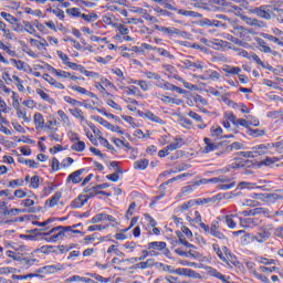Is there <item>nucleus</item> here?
Masks as SVG:
<instances>
[{
    "instance_id": "nucleus-1",
    "label": "nucleus",
    "mask_w": 283,
    "mask_h": 283,
    "mask_svg": "<svg viewBox=\"0 0 283 283\" xmlns=\"http://www.w3.org/2000/svg\"><path fill=\"white\" fill-rule=\"evenodd\" d=\"M78 227H83V224L76 223L69 227L57 226L49 231V235L51 237L45 238V240L46 242H59V240H63V238H70L72 233H83L81 230H74L78 229ZM52 233L54 234L52 235Z\"/></svg>"
},
{
    "instance_id": "nucleus-2",
    "label": "nucleus",
    "mask_w": 283,
    "mask_h": 283,
    "mask_svg": "<svg viewBox=\"0 0 283 283\" xmlns=\"http://www.w3.org/2000/svg\"><path fill=\"white\" fill-rule=\"evenodd\" d=\"M271 238V228L269 227H262L256 232V235H254V240L259 242V244H262L266 242Z\"/></svg>"
},
{
    "instance_id": "nucleus-3",
    "label": "nucleus",
    "mask_w": 283,
    "mask_h": 283,
    "mask_svg": "<svg viewBox=\"0 0 283 283\" xmlns=\"http://www.w3.org/2000/svg\"><path fill=\"white\" fill-rule=\"evenodd\" d=\"M65 266L63 264H53V265H45L38 270V273H45V275H53L54 273H59V271H63Z\"/></svg>"
},
{
    "instance_id": "nucleus-4",
    "label": "nucleus",
    "mask_w": 283,
    "mask_h": 283,
    "mask_svg": "<svg viewBox=\"0 0 283 283\" xmlns=\"http://www.w3.org/2000/svg\"><path fill=\"white\" fill-rule=\"evenodd\" d=\"M251 14H256V17H260L261 19H265L266 21H270L271 13L266 11V6L255 7L250 9Z\"/></svg>"
},
{
    "instance_id": "nucleus-5",
    "label": "nucleus",
    "mask_w": 283,
    "mask_h": 283,
    "mask_svg": "<svg viewBox=\"0 0 283 283\" xmlns=\"http://www.w3.org/2000/svg\"><path fill=\"white\" fill-rule=\"evenodd\" d=\"M269 149H273V145L271 144H261L252 147V151L254 156H264L269 154Z\"/></svg>"
},
{
    "instance_id": "nucleus-6",
    "label": "nucleus",
    "mask_w": 283,
    "mask_h": 283,
    "mask_svg": "<svg viewBox=\"0 0 283 283\" xmlns=\"http://www.w3.org/2000/svg\"><path fill=\"white\" fill-rule=\"evenodd\" d=\"M220 73L218 71L208 70L205 75H200L201 81H220Z\"/></svg>"
},
{
    "instance_id": "nucleus-7",
    "label": "nucleus",
    "mask_w": 283,
    "mask_h": 283,
    "mask_svg": "<svg viewBox=\"0 0 283 283\" xmlns=\"http://www.w3.org/2000/svg\"><path fill=\"white\" fill-rule=\"evenodd\" d=\"M84 171H85V169H80V170L72 172L71 175H69L66 181L73 182V185H78V182H81L83 180V178H81V176L83 175Z\"/></svg>"
},
{
    "instance_id": "nucleus-8",
    "label": "nucleus",
    "mask_w": 283,
    "mask_h": 283,
    "mask_svg": "<svg viewBox=\"0 0 283 283\" xmlns=\"http://www.w3.org/2000/svg\"><path fill=\"white\" fill-rule=\"evenodd\" d=\"M203 143L206 144V146L202 149V154H211V151H216V149H218V144L212 143L209 137H206L203 139Z\"/></svg>"
},
{
    "instance_id": "nucleus-9",
    "label": "nucleus",
    "mask_w": 283,
    "mask_h": 283,
    "mask_svg": "<svg viewBox=\"0 0 283 283\" xmlns=\"http://www.w3.org/2000/svg\"><path fill=\"white\" fill-rule=\"evenodd\" d=\"M221 251H223L224 258L228 260L229 264H232L233 266H238V264H240V261L235 258V255L231 254L229 248L222 247Z\"/></svg>"
},
{
    "instance_id": "nucleus-10",
    "label": "nucleus",
    "mask_w": 283,
    "mask_h": 283,
    "mask_svg": "<svg viewBox=\"0 0 283 283\" xmlns=\"http://www.w3.org/2000/svg\"><path fill=\"white\" fill-rule=\"evenodd\" d=\"M33 123L35 125V129H44L45 128V118L43 114L35 113L33 116Z\"/></svg>"
},
{
    "instance_id": "nucleus-11",
    "label": "nucleus",
    "mask_w": 283,
    "mask_h": 283,
    "mask_svg": "<svg viewBox=\"0 0 283 283\" xmlns=\"http://www.w3.org/2000/svg\"><path fill=\"white\" fill-rule=\"evenodd\" d=\"M182 64L185 65L186 70H191V67H195L196 70L205 69L202 61L192 62L191 60H184Z\"/></svg>"
},
{
    "instance_id": "nucleus-12",
    "label": "nucleus",
    "mask_w": 283,
    "mask_h": 283,
    "mask_svg": "<svg viewBox=\"0 0 283 283\" xmlns=\"http://www.w3.org/2000/svg\"><path fill=\"white\" fill-rule=\"evenodd\" d=\"M144 117L147 118L148 120H151V123H156L157 125H165V120L158 117L151 111H146L144 113Z\"/></svg>"
},
{
    "instance_id": "nucleus-13",
    "label": "nucleus",
    "mask_w": 283,
    "mask_h": 283,
    "mask_svg": "<svg viewBox=\"0 0 283 283\" xmlns=\"http://www.w3.org/2000/svg\"><path fill=\"white\" fill-rule=\"evenodd\" d=\"M158 262H156L154 259H148L145 262H139L135 264V269H140L142 271H145V269H151L154 266H157Z\"/></svg>"
},
{
    "instance_id": "nucleus-14",
    "label": "nucleus",
    "mask_w": 283,
    "mask_h": 283,
    "mask_svg": "<svg viewBox=\"0 0 283 283\" xmlns=\"http://www.w3.org/2000/svg\"><path fill=\"white\" fill-rule=\"evenodd\" d=\"M18 262H20L21 266H25L27 269H30V266H34V263L39 262V260L30 259L28 256H24L23 254H20Z\"/></svg>"
},
{
    "instance_id": "nucleus-15",
    "label": "nucleus",
    "mask_w": 283,
    "mask_h": 283,
    "mask_svg": "<svg viewBox=\"0 0 283 283\" xmlns=\"http://www.w3.org/2000/svg\"><path fill=\"white\" fill-rule=\"evenodd\" d=\"M86 202H87V197H85V195H80L77 198H75L72 201L71 207L72 209H81V207H84Z\"/></svg>"
},
{
    "instance_id": "nucleus-16",
    "label": "nucleus",
    "mask_w": 283,
    "mask_h": 283,
    "mask_svg": "<svg viewBox=\"0 0 283 283\" xmlns=\"http://www.w3.org/2000/svg\"><path fill=\"white\" fill-rule=\"evenodd\" d=\"M177 14H180L181 17H188L190 19H201L202 14L196 11H189L185 9H178Z\"/></svg>"
},
{
    "instance_id": "nucleus-17",
    "label": "nucleus",
    "mask_w": 283,
    "mask_h": 283,
    "mask_svg": "<svg viewBox=\"0 0 283 283\" xmlns=\"http://www.w3.org/2000/svg\"><path fill=\"white\" fill-rule=\"evenodd\" d=\"M155 30H158L159 32H164V34H168V36H172V34H180V30L176 28L160 27L158 24L155 25Z\"/></svg>"
},
{
    "instance_id": "nucleus-18",
    "label": "nucleus",
    "mask_w": 283,
    "mask_h": 283,
    "mask_svg": "<svg viewBox=\"0 0 283 283\" xmlns=\"http://www.w3.org/2000/svg\"><path fill=\"white\" fill-rule=\"evenodd\" d=\"M244 21L248 25H252L254 28H266V22L262 20H258L255 18H244Z\"/></svg>"
},
{
    "instance_id": "nucleus-19",
    "label": "nucleus",
    "mask_w": 283,
    "mask_h": 283,
    "mask_svg": "<svg viewBox=\"0 0 283 283\" xmlns=\"http://www.w3.org/2000/svg\"><path fill=\"white\" fill-rule=\"evenodd\" d=\"M35 92L40 96V98H42V101H45L50 105H56V101H54V98L50 97V94L45 93V91H43L41 88H36Z\"/></svg>"
},
{
    "instance_id": "nucleus-20",
    "label": "nucleus",
    "mask_w": 283,
    "mask_h": 283,
    "mask_svg": "<svg viewBox=\"0 0 283 283\" xmlns=\"http://www.w3.org/2000/svg\"><path fill=\"white\" fill-rule=\"evenodd\" d=\"M164 249H167V243L165 241H154L148 243V250L163 251Z\"/></svg>"
},
{
    "instance_id": "nucleus-21",
    "label": "nucleus",
    "mask_w": 283,
    "mask_h": 283,
    "mask_svg": "<svg viewBox=\"0 0 283 283\" xmlns=\"http://www.w3.org/2000/svg\"><path fill=\"white\" fill-rule=\"evenodd\" d=\"M0 32H2V36L7 39V41H12V32L8 29L6 22L0 20Z\"/></svg>"
},
{
    "instance_id": "nucleus-22",
    "label": "nucleus",
    "mask_w": 283,
    "mask_h": 283,
    "mask_svg": "<svg viewBox=\"0 0 283 283\" xmlns=\"http://www.w3.org/2000/svg\"><path fill=\"white\" fill-rule=\"evenodd\" d=\"M185 145V140L180 137H176L172 143H170L167 147L169 151H176V149H180Z\"/></svg>"
},
{
    "instance_id": "nucleus-23",
    "label": "nucleus",
    "mask_w": 283,
    "mask_h": 283,
    "mask_svg": "<svg viewBox=\"0 0 283 283\" xmlns=\"http://www.w3.org/2000/svg\"><path fill=\"white\" fill-rule=\"evenodd\" d=\"M207 273L211 277H217V280H220L221 282H224V280H227V277L222 273H220L218 270H216L211 266L207 268Z\"/></svg>"
},
{
    "instance_id": "nucleus-24",
    "label": "nucleus",
    "mask_w": 283,
    "mask_h": 283,
    "mask_svg": "<svg viewBox=\"0 0 283 283\" xmlns=\"http://www.w3.org/2000/svg\"><path fill=\"white\" fill-rule=\"evenodd\" d=\"M212 249L217 253V255L221 262H226V264H228V266H231V263H229V259H227V256H224V254L222 253V250L220 249V245H218L217 243H213Z\"/></svg>"
},
{
    "instance_id": "nucleus-25",
    "label": "nucleus",
    "mask_w": 283,
    "mask_h": 283,
    "mask_svg": "<svg viewBox=\"0 0 283 283\" xmlns=\"http://www.w3.org/2000/svg\"><path fill=\"white\" fill-rule=\"evenodd\" d=\"M57 116L63 125V127H72V122L70 120V116L65 114L63 111H57Z\"/></svg>"
},
{
    "instance_id": "nucleus-26",
    "label": "nucleus",
    "mask_w": 283,
    "mask_h": 283,
    "mask_svg": "<svg viewBox=\"0 0 283 283\" xmlns=\"http://www.w3.org/2000/svg\"><path fill=\"white\" fill-rule=\"evenodd\" d=\"M50 72H52V74H55V76H57V78H70L71 73L70 72H65L63 70H56L54 69V66H50Z\"/></svg>"
},
{
    "instance_id": "nucleus-27",
    "label": "nucleus",
    "mask_w": 283,
    "mask_h": 283,
    "mask_svg": "<svg viewBox=\"0 0 283 283\" xmlns=\"http://www.w3.org/2000/svg\"><path fill=\"white\" fill-rule=\"evenodd\" d=\"M156 87H160L161 90H167L169 92V87H171V83L163 80V77L159 75L156 80Z\"/></svg>"
},
{
    "instance_id": "nucleus-28",
    "label": "nucleus",
    "mask_w": 283,
    "mask_h": 283,
    "mask_svg": "<svg viewBox=\"0 0 283 283\" xmlns=\"http://www.w3.org/2000/svg\"><path fill=\"white\" fill-rule=\"evenodd\" d=\"M261 36L263 39H268V41H272V43H276V45H280V48H283V42L280 38L271 35L269 33H261Z\"/></svg>"
},
{
    "instance_id": "nucleus-29",
    "label": "nucleus",
    "mask_w": 283,
    "mask_h": 283,
    "mask_svg": "<svg viewBox=\"0 0 283 283\" xmlns=\"http://www.w3.org/2000/svg\"><path fill=\"white\" fill-rule=\"evenodd\" d=\"M69 112L74 116V118H80V120H85V115L81 108L78 107L70 108Z\"/></svg>"
},
{
    "instance_id": "nucleus-30",
    "label": "nucleus",
    "mask_w": 283,
    "mask_h": 283,
    "mask_svg": "<svg viewBox=\"0 0 283 283\" xmlns=\"http://www.w3.org/2000/svg\"><path fill=\"white\" fill-rule=\"evenodd\" d=\"M0 17H2V19H4V21H7L8 23H10L11 25H14V23H17V21H19L15 17H13L12 14L2 11L0 13Z\"/></svg>"
},
{
    "instance_id": "nucleus-31",
    "label": "nucleus",
    "mask_w": 283,
    "mask_h": 283,
    "mask_svg": "<svg viewBox=\"0 0 283 283\" xmlns=\"http://www.w3.org/2000/svg\"><path fill=\"white\" fill-rule=\"evenodd\" d=\"M61 200V192H55L51 199L46 200V205H49V207H56V205H59V201Z\"/></svg>"
},
{
    "instance_id": "nucleus-32",
    "label": "nucleus",
    "mask_w": 283,
    "mask_h": 283,
    "mask_svg": "<svg viewBox=\"0 0 283 283\" xmlns=\"http://www.w3.org/2000/svg\"><path fill=\"white\" fill-rule=\"evenodd\" d=\"M174 78H176V81H179V83H184V87H186V90H198V86L196 84H191L189 82H186L182 77L175 75Z\"/></svg>"
},
{
    "instance_id": "nucleus-33",
    "label": "nucleus",
    "mask_w": 283,
    "mask_h": 283,
    "mask_svg": "<svg viewBox=\"0 0 283 283\" xmlns=\"http://www.w3.org/2000/svg\"><path fill=\"white\" fill-rule=\"evenodd\" d=\"M251 242H255L254 234L244 233L243 237H241V244L247 245V244H251Z\"/></svg>"
},
{
    "instance_id": "nucleus-34",
    "label": "nucleus",
    "mask_w": 283,
    "mask_h": 283,
    "mask_svg": "<svg viewBox=\"0 0 283 283\" xmlns=\"http://www.w3.org/2000/svg\"><path fill=\"white\" fill-rule=\"evenodd\" d=\"M280 160H283V155L281 157H266L262 165H265L266 167H270V165H275V163H280Z\"/></svg>"
},
{
    "instance_id": "nucleus-35",
    "label": "nucleus",
    "mask_w": 283,
    "mask_h": 283,
    "mask_svg": "<svg viewBox=\"0 0 283 283\" xmlns=\"http://www.w3.org/2000/svg\"><path fill=\"white\" fill-rule=\"evenodd\" d=\"M66 14H69V17H73V18H83V13L81 12L80 8H70L66 10Z\"/></svg>"
},
{
    "instance_id": "nucleus-36",
    "label": "nucleus",
    "mask_w": 283,
    "mask_h": 283,
    "mask_svg": "<svg viewBox=\"0 0 283 283\" xmlns=\"http://www.w3.org/2000/svg\"><path fill=\"white\" fill-rule=\"evenodd\" d=\"M265 198L269 202H277V201H282L283 202V196L282 195H277L276 192L274 193H266Z\"/></svg>"
},
{
    "instance_id": "nucleus-37",
    "label": "nucleus",
    "mask_w": 283,
    "mask_h": 283,
    "mask_svg": "<svg viewBox=\"0 0 283 283\" xmlns=\"http://www.w3.org/2000/svg\"><path fill=\"white\" fill-rule=\"evenodd\" d=\"M238 149H244V145L239 142H234L231 145L227 146L226 151H228L229 154L230 151H238Z\"/></svg>"
},
{
    "instance_id": "nucleus-38",
    "label": "nucleus",
    "mask_w": 283,
    "mask_h": 283,
    "mask_svg": "<svg viewBox=\"0 0 283 283\" xmlns=\"http://www.w3.org/2000/svg\"><path fill=\"white\" fill-rule=\"evenodd\" d=\"M48 12H52V14H54L55 17H57V19H60V21H63L65 19V12L63 10H61L60 8H55V9H48Z\"/></svg>"
},
{
    "instance_id": "nucleus-39",
    "label": "nucleus",
    "mask_w": 283,
    "mask_h": 283,
    "mask_svg": "<svg viewBox=\"0 0 283 283\" xmlns=\"http://www.w3.org/2000/svg\"><path fill=\"white\" fill-rule=\"evenodd\" d=\"M146 167H149V160L140 159L134 163V169L144 170Z\"/></svg>"
},
{
    "instance_id": "nucleus-40",
    "label": "nucleus",
    "mask_w": 283,
    "mask_h": 283,
    "mask_svg": "<svg viewBox=\"0 0 283 283\" xmlns=\"http://www.w3.org/2000/svg\"><path fill=\"white\" fill-rule=\"evenodd\" d=\"M256 262H259V264H264L265 266H269L271 264H277V261H275L274 259H266L264 256H259L256 259Z\"/></svg>"
},
{
    "instance_id": "nucleus-41",
    "label": "nucleus",
    "mask_w": 283,
    "mask_h": 283,
    "mask_svg": "<svg viewBox=\"0 0 283 283\" xmlns=\"http://www.w3.org/2000/svg\"><path fill=\"white\" fill-rule=\"evenodd\" d=\"M134 85H138L143 92H149V84L145 80H135Z\"/></svg>"
},
{
    "instance_id": "nucleus-42",
    "label": "nucleus",
    "mask_w": 283,
    "mask_h": 283,
    "mask_svg": "<svg viewBox=\"0 0 283 283\" xmlns=\"http://www.w3.org/2000/svg\"><path fill=\"white\" fill-rule=\"evenodd\" d=\"M221 101H222V103L228 105V107H232V109H239L240 108L239 104H237L235 102L229 99V97H227V96H222Z\"/></svg>"
},
{
    "instance_id": "nucleus-43",
    "label": "nucleus",
    "mask_w": 283,
    "mask_h": 283,
    "mask_svg": "<svg viewBox=\"0 0 283 283\" xmlns=\"http://www.w3.org/2000/svg\"><path fill=\"white\" fill-rule=\"evenodd\" d=\"M223 72H226L227 74H240L242 72V69L238 66L227 65L226 67H223Z\"/></svg>"
},
{
    "instance_id": "nucleus-44",
    "label": "nucleus",
    "mask_w": 283,
    "mask_h": 283,
    "mask_svg": "<svg viewBox=\"0 0 283 283\" xmlns=\"http://www.w3.org/2000/svg\"><path fill=\"white\" fill-rule=\"evenodd\" d=\"M82 19L86 21L87 23H92L93 21H96L98 19V14L92 12L88 14L82 13Z\"/></svg>"
},
{
    "instance_id": "nucleus-45",
    "label": "nucleus",
    "mask_w": 283,
    "mask_h": 283,
    "mask_svg": "<svg viewBox=\"0 0 283 283\" xmlns=\"http://www.w3.org/2000/svg\"><path fill=\"white\" fill-rule=\"evenodd\" d=\"M64 101H65V103H69L73 107H83V103L82 102H78L77 99L72 98L70 96H64Z\"/></svg>"
},
{
    "instance_id": "nucleus-46",
    "label": "nucleus",
    "mask_w": 283,
    "mask_h": 283,
    "mask_svg": "<svg viewBox=\"0 0 283 283\" xmlns=\"http://www.w3.org/2000/svg\"><path fill=\"white\" fill-rule=\"evenodd\" d=\"M17 116L18 118H22L24 120V123H30L32 120L31 117H28V113L25 112V109H18L17 111Z\"/></svg>"
},
{
    "instance_id": "nucleus-47",
    "label": "nucleus",
    "mask_w": 283,
    "mask_h": 283,
    "mask_svg": "<svg viewBox=\"0 0 283 283\" xmlns=\"http://www.w3.org/2000/svg\"><path fill=\"white\" fill-rule=\"evenodd\" d=\"M259 45H260L261 52H264V54L273 53V50L271 49V46L266 45V42L264 40H261L259 42Z\"/></svg>"
},
{
    "instance_id": "nucleus-48",
    "label": "nucleus",
    "mask_w": 283,
    "mask_h": 283,
    "mask_svg": "<svg viewBox=\"0 0 283 283\" xmlns=\"http://www.w3.org/2000/svg\"><path fill=\"white\" fill-rule=\"evenodd\" d=\"M73 151H85V142H76L71 146Z\"/></svg>"
},
{
    "instance_id": "nucleus-49",
    "label": "nucleus",
    "mask_w": 283,
    "mask_h": 283,
    "mask_svg": "<svg viewBox=\"0 0 283 283\" xmlns=\"http://www.w3.org/2000/svg\"><path fill=\"white\" fill-rule=\"evenodd\" d=\"M223 116H224L226 120H229L235 127V125L238 124V117H235V115L233 113L226 112Z\"/></svg>"
},
{
    "instance_id": "nucleus-50",
    "label": "nucleus",
    "mask_w": 283,
    "mask_h": 283,
    "mask_svg": "<svg viewBox=\"0 0 283 283\" xmlns=\"http://www.w3.org/2000/svg\"><path fill=\"white\" fill-rule=\"evenodd\" d=\"M186 277H192L193 280H202V275H200V273H198L191 269H187Z\"/></svg>"
},
{
    "instance_id": "nucleus-51",
    "label": "nucleus",
    "mask_w": 283,
    "mask_h": 283,
    "mask_svg": "<svg viewBox=\"0 0 283 283\" xmlns=\"http://www.w3.org/2000/svg\"><path fill=\"white\" fill-rule=\"evenodd\" d=\"M248 134H249V136H252L253 138H258L259 136H264L265 132L262 129H258V128L256 129L249 128Z\"/></svg>"
},
{
    "instance_id": "nucleus-52",
    "label": "nucleus",
    "mask_w": 283,
    "mask_h": 283,
    "mask_svg": "<svg viewBox=\"0 0 283 283\" xmlns=\"http://www.w3.org/2000/svg\"><path fill=\"white\" fill-rule=\"evenodd\" d=\"M210 132L213 138H220L222 136V127L220 126H212Z\"/></svg>"
},
{
    "instance_id": "nucleus-53",
    "label": "nucleus",
    "mask_w": 283,
    "mask_h": 283,
    "mask_svg": "<svg viewBox=\"0 0 283 283\" xmlns=\"http://www.w3.org/2000/svg\"><path fill=\"white\" fill-rule=\"evenodd\" d=\"M84 192L87 193L85 196V198H87V200H90V198H94V196H98V189H94V187L85 188Z\"/></svg>"
},
{
    "instance_id": "nucleus-54",
    "label": "nucleus",
    "mask_w": 283,
    "mask_h": 283,
    "mask_svg": "<svg viewBox=\"0 0 283 283\" xmlns=\"http://www.w3.org/2000/svg\"><path fill=\"white\" fill-rule=\"evenodd\" d=\"M248 118V127L252 125V127H260V119L253 117L252 115H247Z\"/></svg>"
},
{
    "instance_id": "nucleus-55",
    "label": "nucleus",
    "mask_w": 283,
    "mask_h": 283,
    "mask_svg": "<svg viewBox=\"0 0 283 283\" xmlns=\"http://www.w3.org/2000/svg\"><path fill=\"white\" fill-rule=\"evenodd\" d=\"M118 174H123V170H120V168H117V170L114 174L107 175L106 178L112 182H118Z\"/></svg>"
},
{
    "instance_id": "nucleus-56",
    "label": "nucleus",
    "mask_w": 283,
    "mask_h": 283,
    "mask_svg": "<svg viewBox=\"0 0 283 283\" xmlns=\"http://www.w3.org/2000/svg\"><path fill=\"white\" fill-rule=\"evenodd\" d=\"M23 25H24V32H28L29 34H34V32H36V30L34 29V25H32V23L24 21Z\"/></svg>"
},
{
    "instance_id": "nucleus-57",
    "label": "nucleus",
    "mask_w": 283,
    "mask_h": 283,
    "mask_svg": "<svg viewBox=\"0 0 283 283\" xmlns=\"http://www.w3.org/2000/svg\"><path fill=\"white\" fill-rule=\"evenodd\" d=\"M226 220V224L230 228V229H235V221L233 220L232 216H226L223 217Z\"/></svg>"
},
{
    "instance_id": "nucleus-58",
    "label": "nucleus",
    "mask_w": 283,
    "mask_h": 283,
    "mask_svg": "<svg viewBox=\"0 0 283 283\" xmlns=\"http://www.w3.org/2000/svg\"><path fill=\"white\" fill-rule=\"evenodd\" d=\"M105 220V213H98L92 218V224H96L97 222H103Z\"/></svg>"
},
{
    "instance_id": "nucleus-59",
    "label": "nucleus",
    "mask_w": 283,
    "mask_h": 283,
    "mask_svg": "<svg viewBox=\"0 0 283 283\" xmlns=\"http://www.w3.org/2000/svg\"><path fill=\"white\" fill-rule=\"evenodd\" d=\"M146 78H149L150 81H156L160 75L158 73L146 71L144 72Z\"/></svg>"
},
{
    "instance_id": "nucleus-60",
    "label": "nucleus",
    "mask_w": 283,
    "mask_h": 283,
    "mask_svg": "<svg viewBox=\"0 0 283 283\" xmlns=\"http://www.w3.org/2000/svg\"><path fill=\"white\" fill-rule=\"evenodd\" d=\"M259 271H261V273H273V271H280V268H277V266H272V268L260 266Z\"/></svg>"
},
{
    "instance_id": "nucleus-61",
    "label": "nucleus",
    "mask_w": 283,
    "mask_h": 283,
    "mask_svg": "<svg viewBox=\"0 0 283 283\" xmlns=\"http://www.w3.org/2000/svg\"><path fill=\"white\" fill-rule=\"evenodd\" d=\"M134 211H136V202H132L130 206L128 207V210L126 212L127 220H129L130 216H134Z\"/></svg>"
},
{
    "instance_id": "nucleus-62",
    "label": "nucleus",
    "mask_w": 283,
    "mask_h": 283,
    "mask_svg": "<svg viewBox=\"0 0 283 283\" xmlns=\"http://www.w3.org/2000/svg\"><path fill=\"white\" fill-rule=\"evenodd\" d=\"M39 182H40L39 176H33V177L31 178V185H30V187H31L32 189H39Z\"/></svg>"
},
{
    "instance_id": "nucleus-63",
    "label": "nucleus",
    "mask_w": 283,
    "mask_h": 283,
    "mask_svg": "<svg viewBox=\"0 0 283 283\" xmlns=\"http://www.w3.org/2000/svg\"><path fill=\"white\" fill-rule=\"evenodd\" d=\"M271 145H272V148L275 147L276 151L282 154V151H283V140L276 142V143H272Z\"/></svg>"
},
{
    "instance_id": "nucleus-64",
    "label": "nucleus",
    "mask_w": 283,
    "mask_h": 283,
    "mask_svg": "<svg viewBox=\"0 0 283 283\" xmlns=\"http://www.w3.org/2000/svg\"><path fill=\"white\" fill-rule=\"evenodd\" d=\"M272 34H274L275 36H279L277 39H280L283 42V31L282 30H280L279 28H273Z\"/></svg>"
}]
</instances>
